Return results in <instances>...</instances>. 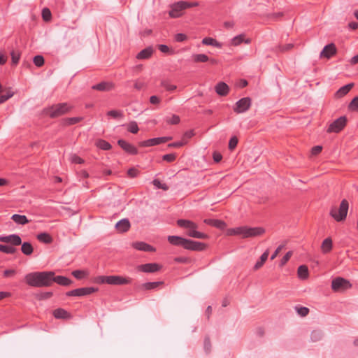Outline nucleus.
Segmentation results:
<instances>
[{
  "label": "nucleus",
  "mask_w": 358,
  "mask_h": 358,
  "mask_svg": "<svg viewBox=\"0 0 358 358\" xmlns=\"http://www.w3.org/2000/svg\"><path fill=\"white\" fill-rule=\"evenodd\" d=\"M52 271H36L27 274L24 277L26 283L31 287H42L51 285Z\"/></svg>",
  "instance_id": "obj_1"
},
{
  "label": "nucleus",
  "mask_w": 358,
  "mask_h": 358,
  "mask_svg": "<svg viewBox=\"0 0 358 358\" xmlns=\"http://www.w3.org/2000/svg\"><path fill=\"white\" fill-rule=\"evenodd\" d=\"M264 232L265 230L262 227H248L247 226L236 227L229 230L230 234L240 235L243 238L258 236Z\"/></svg>",
  "instance_id": "obj_2"
},
{
  "label": "nucleus",
  "mask_w": 358,
  "mask_h": 358,
  "mask_svg": "<svg viewBox=\"0 0 358 358\" xmlns=\"http://www.w3.org/2000/svg\"><path fill=\"white\" fill-rule=\"evenodd\" d=\"M177 224L180 227L188 229L187 235L190 237L200 239H206L208 237L206 234L196 231L198 225L191 220L179 219L177 220Z\"/></svg>",
  "instance_id": "obj_3"
},
{
  "label": "nucleus",
  "mask_w": 358,
  "mask_h": 358,
  "mask_svg": "<svg viewBox=\"0 0 358 358\" xmlns=\"http://www.w3.org/2000/svg\"><path fill=\"white\" fill-rule=\"evenodd\" d=\"M348 208V201L346 199H343L339 207L332 206L331 208L329 214L336 222H343L346 219Z\"/></svg>",
  "instance_id": "obj_4"
},
{
  "label": "nucleus",
  "mask_w": 358,
  "mask_h": 358,
  "mask_svg": "<svg viewBox=\"0 0 358 358\" xmlns=\"http://www.w3.org/2000/svg\"><path fill=\"white\" fill-rule=\"evenodd\" d=\"M71 108L72 107L67 103H62L53 105L45 110L46 114L50 117L55 118L69 113Z\"/></svg>",
  "instance_id": "obj_5"
},
{
  "label": "nucleus",
  "mask_w": 358,
  "mask_h": 358,
  "mask_svg": "<svg viewBox=\"0 0 358 358\" xmlns=\"http://www.w3.org/2000/svg\"><path fill=\"white\" fill-rule=\"evenodd\" d=\"M189 3L184 1H180L171 5V10L169 12V16L172 18H177L182 15V11L190 8Z\"/></svg>",
  "instance_id": "obj_6"
},
{
  "label": "nucleus",
  "mask_w": 358,
  "mask_h": 358,
  "mask_svg": "<svg viewBox=\"0 0 358 358\" xmlns=\"http://www.w3.org/2000/svg\"><path fill=\"white\" fill-rule=\"evenodd\" d=\"M347 123V118L345 116H341L333 122H331L327 131L328 133H338L345 127Z\"/></svg>",
  "instance_id": "obj_7"
},
{
  "label": "nucleus",
  "mask_w": 358,
  "mask_h": 358,
  "mask_svg": "<svg viewBox=\"0 0 358 358\" xmlns=\"http://www.w3.org/2000/svg\"><path fill=\"white\" fill-rule=\"evenodd\" d=\"M350 287H351L350 282L341 277H337L331 282V289L334 292L344 291Z\"/></svg>",
  "instance_id": "obj_8"
},
{
  "label": "nucleus",
  "mask_w": 358,
  "mask_h": 358,
  "mask_svg": "<svg viewBox=\"0 0 358 358\" xmlns=\"http://www.w3.org/2000/svg\"><path fill=\"white\" fill-rule=\"evenodd\" d=\"M96 291H98V288L93 287H81L69 291L66 294L68 296H83L90 295Z\"/></svg>",
  "instance_id": "obj_9"
},
{
  "label": "nucleus",
  "mask_w": 358,
  "mask_h": 358,
  "mask_svg": "<svg viewBox=\"0 0 358 358\" xmlns=\"http://www.w3.org/2000/svg\"><path fill=\"white\" fill-rule=\"evenodd\" d=\"M251 106V99L249 97H244L239 99L235 103L233 109L236 113H243L246 112Z\"/></svg>",
  "instance_id": "obj_10"
},
{
  "label": "nucleus",
  "mask_w": 358,
  "mask_h": 358,
  "mask_svg": "<svg viewBox=\"0 0 358 358\" xmlns=\"http://www.w3.org/2000/svg\"><path fill=\"white\" fill-rule=\"evenodd\" d=\"M172 137L171 136H163V137H157L153 138H150L146 141H141L139 145L142 147H151L157 145L165 143L171 140Z\"/></svg>",
  "instance_id": "obj_11"
},
{
  "label": "nucleus",
  "mask_w": 358,
  "mask_h": 358,
  "mask_svg": "<svg viewBox=\"0 0 358 358\" xmlns=\"http://www.w3.org/2000/svg\"><path fill=\"white\" fill-rule=\"evenodd\" d=\"M106 284L112 285H121L130 284L132 281L130 278H124L120 275H108Z\"/></svg>",
  "instance_id": "obj_12"
},
{
  "label": "nucleus",
  "mask_w": 358,
  "mask_h": 358,
  "mask_svg": "<svg viewBox=\"0 0 358 358\" xmlns=\"http://www.w3.org/2000/svg\"><path fill=\"white\" fill-rule=\"evenodd\" d=\"M0 241L6 243H10L13 246H17L22 244V239L17 234H10L8 236H0Z\"/></svg>",
  "instance_id": "obj_13"
},
{
  "label": "nucleus",
  "mask_w": 358,
  "mask_h": 358,
  "mask_svg": "<svg viewBox=\"0 0 358 358\" xmlns=\"http://www.w3.org/2000/svg\"><path fill=\"white\" fill-rule=\"evenodd\" d=\"M184 248L192 251H202L205 250L206 245L201 242L187 239Z\"/></svg>",
  "instance_id": "obj_14"
},
{
  "label": "nucleus",
  "mask_w": 358,
  "mask_h": 358,
  "mask_svg": "<svg viewBox=\"0 0 358 358\" xmlns=\"http://www.w3.org/2000/svg\"><path fill=\"white\" fill-rule=\"evenodd\" d=\"M162 266L157 263H148L138 266V270L144 273H155L159 271Z\"/></svg>",
  "instance_id": "obj_15"
},
{
  "label": "nucleus",
  "mask_w": 358,
  "mask_h": 358,
  "mask_svg": "<svg viewBox=\"0 0 358 358\" xmlns=\"http://www.w3.org/2000/svg\"><path fill=\"white\" fill-rule=\"evenodd\" d=\"M117 144L120 147L124 150L126 152L130 155H136L138 154L137 148L133 145L132 144L127 142L123 139H120L117 141Z\"/></svg>",
  "instance_id": "obj_16"
},
{
  "label": "nucleus",
  "mask_w": 358,
  "mask_h": 358,
  "mask_svg": "<svg viewBox=\"0 0 358 358\" xmlns=\"http://www.w3.org/2000/svg\"><path fill=\"white\" fill-rule=\"evenodd\" d=\"M336 53V45L334 43H329L324 47L323 50L320 52V57L329 59Z\"/></svg>",
  "instance_id": "obj_17"
},
{
  "label": "nucleus",
  "mask_w": 358,
  "mask_h": 358,
  "mask_svg": "<svg viewBox=\"0 0 358 358\" xmlns=\"http://www.w3.org/2000/svg\"><path fill=\"white\" fill-rule=\"evenodd\" d=\"M53 282H56L62 286H69L72 283V280L65 276H55V273L52 271V275L51 276V285Z\"/></svg>",
  "instance_id": "obj_18"
},
{
  "label": "nucleus",
  "mask_w": 358,
  "mask_h": 358,
  "mask_svg": "<svg viewBox=\"0 0 358 358\" xmlns=\"http://www.w3.org/2000/svg\"><path fill=\"white\" fill-rule=\"evenodd\" d=\"M216 93L222 96H227L229 92V86L224 82H219L215 86Z\"/></svg>",
  "instance_id": "obj_19"
},
{
  "label": "nucleus",
  "mask_w": 358,
  "mask_h": 358,
  "mask_svg": "<svg viewBox=\"0 0 358 358\" xmlns=\"http://www.w3.org/2000/svg\"><path fill=\"white\" fill-rule=\"evenodd\" d=\"M114 85L112 83L110 82H101L96 85H94L92 87L93 90L101 91V92H106L110 91L113 88Z\"/></svg>",
  "instance_id": "obj_20"
},
{
  "label": "nucleus",
  "mask_w": 358,
  "mask_h": 358,
  "mask_svg": "<svg viewBox=\"0 0 358 358\" xmlns=\"http://www.w3.org/2000/svg\"><path fill=\"white\" fill-rule=\"evenodd\" d=\"M168 241L173 245L185 247L186 238L178 236H169Z\"/></svg>",
  "instance_id": "obj_21"
},
{
  "label": "nucleus",
  "mask_w": 358,
  "mask_h": 358,
  "mask_svg": "<svg viewBox=\"0 0 358 358\" xmlns=\"http://www.w3.org/2000/svg\"><path fill=\"white\" fill-rule=\"evenodd\" d=\"M133 247L140 251H145V252H154L155 251V248L152 245L144 243V242H135L133 243Z\"/></svg>",
  "instance_id": "obj_22"
},
{
  "label": "nucleus",
  "mask_w": 358,
  "mask_h": 358,
  "mask_svg": "<svg viewBox=\"0 0 358 358\" xmlns=\"http://www.w3.org/2000/svg\"><path fill=\"white\" fill-rule=\"evenodd\" d=\"M131 227L130 222L128 219H122L118 221L116 224V229L120 232H126Z\"/></svg>",
  "instance_id": "obj_23"
},
{
  "label": "nucleus",
  "mask_w": 358,
  "mask_h": 358,
  "mask_svg": "<svg viewBox=\"0 0 358 358\" xmlns=\"http://www.w3.org/2000/svg\"><path fill=\"white\" fill-rule=\"evenodd\" d=\"M153 53V48L152 47H148L141 51H140L137 55L136 58L138 59H146L150 58Z\"/></svg>",
  "instance_id": "obj_24"
},
{
  "label": "nucleus",
  "mask_w": 358,
  "mask_h": 358,
  "mask_svg": "<svg viewBox=\"0 0 358 358\" xmlns=\"http://www.w3.org/2000/svg\"><path fill=\"white\" fill-rule=\"evenodd\" d=\"M353 86H354L353 83H349V84H347V85L341 87V88H339L338 90H337V92L335 94V96L337 98H341V97L344 96L350 91V90L352 88Z\"/></svg>",
  "instance_id": "obj_25"
},
{
  "label": "nucleus",
  "mask_w": 358,
  "mask_h": 358,
  "mask_svg": "<svg viewBox=\"0 0 358 358\" xmlns=\"http://www.w3.org/2000/svg\"><path fill=\"white\" fill-rule=\"evenodd\" d=\"M12 220L17 224L24 225L29 222V220L25 215L14 214L11 217Z\"/></svg>",
  "instance_id": "obj_26"
},
{
  "label": "nucleus",
  "mask_w": 358,
  "mask_h": 358,
  "mask_svg": "<svg viewBox=\"0 0 358 358\" xmlns=\"http://www.w3.org/2000/svg\"><path fill=\"white\" fill-rule=\"evenodd\" d=\"M204 223L206 224L213 226L215 227H217L218 229H223L225 227L224 222L220 220H215V219H205L203 220Z\"/></svg>",
  "instance_id": "obj_27"
},
{
  "label": "nucleus",
  "mask_w": 358,
  "mask_h": 358,
  "mask_svg": "<svg viewBox=\"0 0 358 358\" xmlns=\"http://www.w3.org/2000/svg\"><path fill=\"white\" fill-rule=\"evenodd\" d=\"M243 42H244L246 44H249V43H250L251 41L249 38L245 40L244 39V35L243 34H240V35L234 36L231 40V45H234V46H237V45H240Z\"/></svg>",
  "instance_id": "obj_28"
},
{
  "label": "nucleus",
  "mask_w": 358,
  "mask_h": 358,
  "mask_svg": "<svg viewBox=\"0 0 358 358\" xmlns=\"http://www.w3.org/2000/svg\"><path fill=\"white\" fill-rule=\"evenodd\" d=\"M163 284V282L159 281V282H148L143 283L141 285L139 286L140 289H145V290H151L155 289L160 285Z\"/></svg>",
  "instance_id": "obj_29"
},
{
  "label": "nucleus",
  "mask_w": 358,
  "mask_h": 358,
  "mask_svg": "<svg viewBox=\"0 0 358 358\" xmlns=\"http://www.w3.org/2000/svg\"><path fill=\"white\" fill-rule=\"evenodd\" d=\"M36 238L41 243L45 244H50L53 241L52 236L46 232L38 234Z\"/></svg>",
  "instance_id": "obj_30"
},
{
  "label": "nucleus",
  "mask_w": 358,
  "mask_h": 358,
  "mask_svg": "<svg viewBox=\"0 0 358 358\" xmlns=\"http://www.w3.org/2000/svg\"><path fill=\"white\" fill-rule=\"evenodd\" d=\"M202 43L206 45H212L218 48L222 47V44L210 37H206L202 40Z\"/></svg>",
  "instance_id": "obj_31"
},
{
  "label": "nucleus",
  "mask_w": 358,
  "mask_h": 358,
  "mask_svg": "<svg viewBox=\"0 0 358 358\" xmlns=\"http://www.w3.org/2000/svg\"><path fill=\"white\" fill-rule=\"evenodd\" d=\"M321 248L323 253H328L331 250L332 240L331 238H327L323 241Z\"/></svg>",
  "instance_id": "obj_32"
},
{
  "label": "nucleus",
  "mask_w": 358,
  "mask_h": 358,
  "mask_svg": "<svg viewBox=\"0 0 358 358\" xmlns=\"http://www.w3.org/2000/svg\"><path fill=\"white\" fill-rule=\"evenodd\" d=\"M53 315L57 319H66L69 317V313L63 308L55 309Z\"/></svg>",
  "instance_id": "obj_33"
},
{
  "label": "nucleus",
  "mask_w": 358,
  "mask_h": 358,
  "mask_svg": "<svg viewBox=\"0 0 358 358\" xmlns=\"http://www.w3.org/2000/svg\"><path fill=\"white\" fill-rule=\"evenodd\" d=\"M82 120L81 117H66L62 120V124L64 126L73 125L80 122Z\"/></svg>",
  "instance_id": "obj_34"
},
{
  "label": "nucleus",
  "mask_w": 358,
  "mask_h": 358,
  "mask_svg": "<svg viewBox=\"0 0 358 358\" xmlns=\"http://www.w3.org/2000/svg\"><path fill=\"white\" fill-rule=\"evenodd\" d=\"M21 245V251L24 255H30L33 253L34 248L30 243L24 242Z\"/></svg>",
  "instance_id": "obj_35"
},
{
  "label": "nucleus",
  "mask_w": 358,
  "mask_h": 358,
  "mask_svg": "<svg viewBox=\"0 0 358 358\" xmlns=\"http://www.w3.org/2000/svg\"><path fill=\"white\" fill-rule=\"evenodd\" d=\"M268 251L266 250L265 251L260 257V259L259 260H258L256 264H255L254 266V269L255 270H257L259 268H260L265 263V262L268 259Z\"/></svg>",
  "instance_id": "obj_36"
},
{
  "label": "nucleus",
  "mask_w": 358,
  "mask_h": 358,
  "mask_svg": "<svg viewBox=\"0 0 358 358\" xmlns=\"http://www.w3.org/2000/svg\"><path fill=\"white\" fill-rule=\"evenodd\" d=\"M96 146L103 150H109L111 149V145L103 139H99L96 141Z\"/></svg>",
  "instance_id": "obj_37"
},
{
  "label": "nucleus",
  "mask_w": 358,
  "mask_h": 358,
  "mask_svg": "<svg viewBox=\"0 0 358 358\" xmlns=\"http://www.w3.org/2000/svg\"><path fill=\"white\" fill-rule=\"evenodd\" d=\"M298 275L301 279H306L308 276V269L306 265H301L298 268Z\"/></svg>",
  "instance_id": "obj_38"
},
{
  "label": "nucleus",
  "mask_w": 358,
  "mask_h": 358,
  "mask_svg": "<svg viewBox=\"0 0 358 358\" xmlns=\"http://www.w3.org/2000/svg\"><path fill=\"white\" fill-rule=\"evenodd\" d=\"M0 252L12 255L16 252V248L13 245L0 244Z\"/></svg>",
  "instance_id": "obj_39"
},
{
  "label": "nucleus",
  "mask_w": 358,
  "mask_h": 358,
  "mask_svg": "<svg viewBox=\"0 0 358 358\" xmlns=\"http://www.w3.org/2000/svg\"><path fill=\"white\" fill-rule=\"evenodd\" d=\"M194 62H208L209 57L205 54H194L192 56Z\"/></svg>",
  "instance_id": "obj_40"
},
{
  "label": "nucleus",
  "mask_w": 358,
  "mask_h": 358,
  "mask_svg": "<svg viewBox=\"0 0 358 358\" xmlns=\"http://www.w3.org/2000/svg\"><path fill=\"white\" fill-rule=\"evenodd\" d=\"M161 86L165 88L169 92L174 91L177 87L175 85H172L169 80H164L161 82Z\"/></svg>",
  "instance_id": "obj_41"
},
{
  "label": "nucleus",
  "mask_w": 358,
  "mask_h": 358,
  "mask_svg": "<svg viewBox=\"0 0 358 358\" xmlns=\"http://www.w3.org/2000/svg\"><path fill=\"white\" fill-rule=\"evenodd\" d=\"M12 64L17 65L20 58V53L18 50H12L10 52Z\"/></svg>",
  "instance_id": "obj_42"
},
{
  "label": "nucleus",
  "mask_w": 358,
  "mask_h": 358,
  "mask_svg": "<svg viewBox=\"0 0 358 358\" xmlns=\"http://www.w3.org/2000/svg\"><path fill=\"white\" fill-rule=\"evenodd\" d=\"M127 130L132 134H136L139 130V128H138V126L136 122H135V121L130 122L127 124Z\"/></svg>",
  "instance_id": "obj_43"
},
{
  "label": "nucleus",
  "mask_w": 358,
  "mask_h": 358,
  "mask_svg": "<svg viewBox=\"0 0 358 358\" xmlns=\"http://www.w3.org/2000/svg\"><path fill=\"white\" fill-rule=\"evenodd\" d=\"M348 109L350 111H358V96H355L349 103Z\"/></svg>",
  "instance_id": "obj_44"
},
{
  "label": "nucleus",
  "mask_w": 358,
  "mask_h": 358,
  "mask_svg": "<svg viewBox=\"0 0 358 358\" xmlns=\"http://www.w3.org/2000/svg\"><path fill=\"white\" fill-rule=\"evenodd\" d=\"M310 338L314 342L318 341L322 338V333L320 330H314L311 333Z\"/></svg>",
  "instance_id": "obj_45"
},
{
  "label": "nucleus",
  "mask_w": 358,
  "mask_h": 358,
  "mask_svg": "<svg viewBox=\"0 0 358 358\" xmlns=\"http://www.w3.org/2000/svg\"><path fill=\"white\" fill-rule=\"evenodd\" d=\"M166 122L170 124H177L180 122V117L177 115H173L171 117H166Z\"/></svg>",
  "instance_id": "obj_46"
},
{
  "label": "nucleus",
  "mask_w": 358,
  "mask_h": 358,
  "mask_svg": "<svg viewBox=\"0 0 358 358\" xmlns=\"http://www.w3.org/2000/svg\"><path fill=\"white\" fill-rule=\"evenodd\" d=\"M44 58L41 55H36L33 58V62L37 67H41L44 64Z\"/></svg>",
  "instance_id": "obj_47"
},
{
  "label": "nucleus",
  "mask_w": 358,
  "mask_h": 358,
  "mask_svg": "<svg viewBox=\"0 0 358 358\" xmlns=\"http://www.w3.org/2000/svg\"><path fill=\"white\" fill-rule=\"evenodd\" d=\"M52 292H41L36 295V298L39 300H45L50 299L52 296Z\"/></svg>",
  "instance_id": "obj_48"
},
{
  "label": "nucleus",
  "mask_w": 358,
  "mask_h": 358,
  "mask_svg": "<svg viewBox=\"0 0 358 358\" xmlns=\"http://www.w3.org/2000/svg\"><path fill=\"white\" fill-rule=\"evenodd\" d=\"M72 275L78 280L82 279L85 275H87V273L83 270H75L72 272Z\"/></svg>",
  "instance_id": "obj_49"
},
{
  "label": "nucleus",
  "mask_w": 358,
  "mask_h": 358,
  "mask_svg": "<svg viewBox=\"0 0 358 358\" xmlns=\"http://www.w3.org/2000/svg\"><path fill=\"white\" fill-rule=\"evenodd\" d=\"M107 115L113 118H118L123 116V113L121 110H111L107 113Z\"/></svg>",
  "instance_id": "obj_50"
},
{
  "label": "nucleus",
  "mask_w": 358,
  "mask_h": 358,
  "mask_svg": "<svg viewBox=\"0 0 358 358\" xmlns=\"http://www.w3.org/2000/svg\"><path fill=\"white\" fill-rule=\"evenodd\" d=\"M296 310L297 313L301 315V317L306 316L309 313V309L306 307H298L296 306Z\"/></svg>",
  "instance_id": "obj_51"
},
{
  "label": "nucleus",
  "mask_w": 358,
  "mask_h": 358,
  "mask_svg": "<svg viewBox=\"0 0 358 358\" xmlns=\"http://www.w3.org/2000/svg\"><path fill=\"white\" fill-rule=\"evenodd\" d=\"M187 143V140H181V141H176V142H173V143H169L168 145V147H169V148H180V147H182V146L186 145Z\"/></svg>",
  "instance_id": "obj_52"
},
{
  "label": "nucleus",
  "mask_w": 358,
  "mask_h": 358,
  "mask_svg": "<svg viewBox=\"0 0 358 358\" xmlns=\"http://www.w3.org/2000/svg\"><path fill=\"white\" fill-rule=\"evenodd\" d=\"M238 140L236 136H233L230 138L229 142V149L233 150L237 146Z\"/></svg>",
  "instance_id": "obj_53"
},
{
  "label": "nucleus",
  "mask_w": 358,
  "mask_h": 358,
  "mask_svg": "<svg viewBox=\"0 0 358 358\" xmlns=\"http://www.w3.org/2000/svg\"><path fill=\"white\" fill-rule=\"evenodd\" d=\"M42 17L45 21H49L51 18L50 10L47 8H43L42 10Z\"/></svg>",
  "instance_id": "obj_54"
},
{
  "label": "nucleus",
  "mask_w": 358,
  "mask_h": 358,
  "mask_svg": "<svg viewBox=\"0 0 358 358\" xmlns=\"http://www.w3.org/2000/svg\"><path fill=\"white\" fill-rule=\"evenodd\" d=\"M163 160L167 162H172L176 160V155L174 153L166 154L162 157Z\"/></svg>",
  "instance_id": "obj_55"
},
{
  "label": "nucleus",
  "mask_w": 358,
  "mask_h": 358,
  "mask_svg": "<svg viewBox=\"0 0 358 358\" xmlns=\"http://www.w3.org/2000/svg\"><path fill=\"white\" fill-rule=\"evenodd\" d=\"M153 185L157 188L162 189L164 190H167L168 187L166 184H162L159 180L155 179L152 182Z\"/></svg>",
  "instance_id": "obj_56"
},
{
  "label": "nucleus",
  "mask_w": 358,
  "mask_h": 358,
  "mask_svg": "<svg viewBox=\"0 0 358 358\" xmlns=\"http://www.w3.org/2000/svg\"><path fill=\"white\" fill-rule=\"evenodd\" d=\"M158 49L163 53L166 54H172L173 51L170 50V48L166 45L164 44H161L158 45Z\"/></svg>",
  "instance_id": "obj_57"
},
{
  "label": "nucleus",
  "mask_w": 358,
  "mask_h": 358,
  "mask_svg": "<svg viewBox=\"0 0 358 358\" xmlns=\"http://www.w3.org/2000/svg\"><path fill=\"white\" fill-rule=\"evenodd\" d=\"M292 255V251H289L287 252L284 256L281 259V261H280V265L281 266H283L285 265L288 261L289 259H290L291 256Z\"/></svg>",
  "instance_id": "obj_58"
},
{
  "label": "nucleus",
  "mask_w": 358,
  "mask_h": 358,
  "mask_svg": "<svg viewBox=\"0 0 358 358\" xmlns=\"http://www.w3.org/2000/svg\"><path fill=\"white\" fill-rule=\"evenodd\" d=\"M187 38V36L182 33L176 34L174 36V39L177 42H183Z\"/></svg>",
  "instance_id": "obj_59"
},
{
  "label": "nucleus",
  "mask_w": 358,
  "mask_h": 358,
  "mask_svg": "<svg viewBox=\"0 0 358 358\" xmlns=\"http://www.w3.org/2000/svg\"><path fill=\"white\" fill-rule=\"evenodd\" d=\"M211 343L210 338L208 337L205 338L204 339V350L206 353H209L210 352Z\"/></svg>",
  "instance_id": "obj_60"
},
{
  "label": "nucleus",
  "mask_w": 358,
  "mask_h": 358,
  "mask_svg": "<svg viewBox=\"0 0 358 358\" xmlns=\"http://www.w3.org/2000/svg\"><path fill=\"white\" fill-rule=\"evenodd\" d=\"M107 275H99V276H97L94 278V282L97 283V284H104V283H106V279H107Z\"/></svg>",
  "instance_id": "obj_61"
},
{
  "label": "nucleus",
  "mask_w": 358,
  "mask_h": 358,
  "mask_svg": "<svg viewBox=\"0 0 358 358\" xmlns=\"http://www.w3.org/2000/svg\"><path fill=\"white\" fill-rule=\"evenodd\" d=\"M193 136H194V131L192 130L187 131L184 134L181 140H187L188 141V140L189 138H191Z\"/></svg>",
  "instance_id": "obj_62"
},
{
  "label": "nucleus",
  "mask_w": 358,
  "mask_h": 358,
  "mask_svg": "<svg viewBox=\"0 0 358 358\" xmlns=\"http://www.w3.org/2000/svg\"><path fill=\"white\" fill-rule=\"evenodd\" d=\"M138 173V170L135 168H131L127 171L128 176H129L131 178L136 177Z\"/></svg>",
  "instance_id": "obj_63"
},
{
  "label": "nucleus",
  "mask_w": 358,
  "mask_h": 358,
  "mask_svg": "<svg viewBox=\"0 0 358 358\" xmlns=\"http://www.w3.org/2000/svg\"><path fill=\"white\" fill-rule=\"evenodd\" d=\"M322 150V147L321 145L314 146L311 150V153L313 155H318Z\"/></svg>",
  "instance_id": "obj_64"
}]
</instances>
